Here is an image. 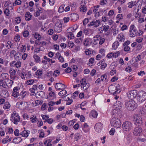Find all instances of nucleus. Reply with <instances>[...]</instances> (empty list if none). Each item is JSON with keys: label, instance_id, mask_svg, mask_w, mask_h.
Instances as JSON below:
<instances>
[{"label": "nucleus", "instance_id": "nucleus-6", "mask_svg": "<svg viewBox=\"0 0 146 146\" xmlns=\"http://www.w3.org/2000/svg\"><path fill=\"white\" fill-rule=\"evenodd\" d=\"M122 127L123 129L125 131H129L132 128V125L129 121H125L123 123L122 125Z\"/></svg>", "mask_w": 146, "mask_h": 146}, {"label": "nucleus", "instance_id": "nucleus-39", "mask_svg": "<svg viewBox=\"0 0 146 146\" xmlns=\"http://www.w3.org/2000/svg\"><path fill=\"white\" fill-rule=\"evenodd\" d=\"M80 138V135L78 133H76L74 135V139L75 141H78V140Z\"/></svg>", "mask_w": 146, "mask_h": 146}, {"label": "nucleus", "instance_id": "nucleus-61", "mask_svg": "<svg viewBox=\"0 0 146 146\" xmlns=\"http://www.w3.org/2000/svg\"><path fill=\"white\" fill-rule=\"evenodd\" d=\"M79 92L78 91H76L72 95V97L74 98H75V97L77 96Z\"/></svg>", "mask_w": 146, "mask_h": 146}, {"label": "nucleus", "instance_id": "nucleus-19", "mask_svg": "<svg viewBox=\"0 0 146 146\" xmlns=\"http://www.w3.org/2000/svg\"><path fill=\"white\" fill-rule=\"evenodd\" d=\"M116 86H117V88L115 91L114 92V96H115L116 94H117L119 93L121 91L120 89V86L119 84H116Z\"/></svg>", "mask_w": 146, "mask_h": 146}, {"label": "nucleus", "instance_id": "nucleus-40", "mask_svg": "<svg viewBox=\"0 0 146 146\" xmlns=\"http://www.w3.org/2000/svg\"><path fill=\"white\" fill-rule=\"evenodd\" d=\"M9 72L11 76H13L15 74L16 71L15 70L11 68L9 70Z\"/></svg>", "mask_w": 146, "mask_h": 146}, {"label": "nucleus", "instance_id": "nucleus-58", "mask_svg": "<svg viewBox=\"0 0 146 146\" xmlns=\"http://www.w3.org/2000/svg\"><path fill=\"white\" fill-rule=\"evenodd\" d=\"M89 20L88 19L85 18L83 21V25H86L89 22Z\"/></svg>", "mask_w": 146, "mask_h": 146}, {"label": "nucleus", "instance_id": "nucleus-54", "mask_svg": "<svg viewBox=\"0 0 146 146\" xmlns=\"http://www.w3.org/2000/svg\"><path fill=\"white\" fill-rule=\"evenodd\" d=\"M55 27L62 28V24L60 22H57L56 24Z\"/></svg>", "mask_w": 146, "mask_h": 146}, {"label": "nucleus", "instance_id": "nucleus-15", "mask_svg": "<svg viewBox=\"0 0 146 146\" xmlns=\"http://www.w3.org/2000/svg\"><path fill=\"white\" fill-rule=\"evenodd\" d=\"M92 39L90 38H85L84 41V44L86 46H88L92 43Z\"/></svg>", "mask_w": 146, "mask_h": 146}, {"label": "nucleus", "instance_id": "nucleus-64", "mask_svg": "<svg viewBox=\"0 0 146 146\" xmlns=\"http://www.w3.org/2000/svg\"><path fill=\"white\" fill-rule=\"evenodd\" d=\"M128 4H129L128 7L129 8H132L134 5V2L133 1H131Z\"/></svg>", "mask_w": 146, "mask_h": 146}, {"label": "nucleus", "instance_id": "nucleus-35", "mask_svg": "<svg viewBox=\"0 0 146 146\" xmlns=\"http://www.w3.org/2000/svg\"><path fill=\"white\" fill-rule=\"evenodd\" d=\"M101 37L100 35H96L94 37V41L95 42L100 40Z\"/></svg>", "mask_w": 146, "mask_h": 146}, {"label": "nucleus", "instance_id": "nucleus-41", "mask_svg": "<svg viewBox=\"0 0 146 146\" xmlns=\"http://www.w3.org/2000/svg\"><path fill=\"white\" fill-rule=\"evenodd\" d=\"M21 62L20 61H17L14 64V66H15L18 68L21 67Z\"/></svg>", "mask_w": 146, "mask_h": 146}, {"label": "nucleus", "instance_id": "nucleus-46", "mask_svg": "<svg viewBox=\"0 0 146 146\" xmlns=\"http://www.w3.org/2000/svg\"><path fill=\"white\" fill-rule=\"evenodd\" d=\"M64 5H62L58 9V12L59 13H62V12L64 11Z\"/></svg>", "mask_w": 146, "mask_h": 146}, {"label": "nucleus", "instance_id": "nucleus-59", "mask_svg": "<svg viewBox=\"0 0 146 146\" xmlns=\"http://www.w3.org/2000/svg\"><path fill=\"white\" fill-rule=\"evenodd\" d=\"M60 73V71H59L58 70H55V71H54V76L55 77H56L57 76V74H58V75Z\"/></svg>", "mask_w": 146, "mask_h": 146}, {"label": "nucleus", "instance_id": "nucleus-52", "mask_svg": "<svg viewBox=\"0 0 146 146\" xmlns=\"http://www.w3.org/2000/svg\"><path fill=\"white\" fill-rule=\"evenodd\" d=\"M20 36L19 35H16L14 38V39L15 41L17 42L19 41L20 40Z\"/></svg>", "mask_w": 146, "mask_h": 146}, {"label": "nucleus", "instance_id": "nucleus-4", "mask_svg": "<svg viewBox=\"0 0 146 146\" xmlns=\"http://www.w3.org/2000/svg\"><path fill=\"white\" fill-rule=\"evenodd\" d=\"M10 120L15 124H17V122L20 120V118L17 113H13L11 115Z\"/></svg>", "mask_w": 146, "mask_h": 146}, {"label": "nucleus", "instance_id": "nucleus-2", "mask_svg": "<svg viewBox=\"0 0 146 146\" xmlns=\"http://www.w3.org/2000/svg\"><path fill=\"white\" fill-rule=\"evenodd\" d=\"M137 99L138 101L142 102L146 100V93L143 91H140L137 93Z\"/></svg>", "mask_w": 146, "mask_h": 146}, {"label": "nucleus", "instance_id": "nucleus-25", "mask_svg": "<svg viewBox=\"0 0 146 146\" xmlns=\"http://www.w3.org/2000/svg\"><path fill=\"white\" fill-rule=\"evenodd\" d=\"M89 126L87 123H85L83 125L82 130L85 132H87L89 131Z\"/></svg>", "mask_w": 146, "mask_h": 146}, {"label": "nucleus", "instance_id": "nucleus-37", "mask_svg": "<svg viewBox=\"0 0 146 146\" xmlns=\"http://www.w3.org/2000/svg\"><path fill=\"white\" fill-rule=\"evenodd\" d=\"M23 35L24 37H27L29 36V33L28 31H25L23 32Z\"/></svg>", "mask_w": 146, "mask_h": 146}, {"label": "nucleus", "instance_id": "nucleus-22", "mask_svg": "<svg viewBox=\"0 0 146 146\" xmlns=\"http://www.w3.org/2000/svg\"><path fill=\"white\" fill-rule=\"evenodd\" d=\"M33 95L35 96L37 95L39 97L43 98L45 96V94L43 91H41L37 92L36 93L35 95Z\"/></svg>", "mask_w": 146, "mask_h": 146}, {"label": "nucleus", "instance_id": "nucleus-20", "mask_svg": "<svg viewBox=\"0 0 146 146\" xmlns=\"http://www.w3.org/2000/svg\"><path fill=\"white\" fill-rule=\"evenodd\" d=\"M29 132L30 131H29L24 130L21 133L20 135L23 137H27L28 136Z\"/></svg>", "mask_w": 146, "mask_h": 146}, {"label": "nucleus", "instance_id": "nucleus-29", "mask_svg": "<svg viewBox=\"0 0 146 146\" xmlns=\"http://www.w3.org/2000/svg\"><path fill=\"white\" fill-rule=\"evenodd\" d=\"M67 94V92L66 90H62L60 91L58 93V95L60 96H63L64 95H66Z\"/></svg>", "mask_w": 146, "mask_h": 146}, {"label": "nucleus", "instance_id": "nucleus-21", "mask_svg": "<svg viewBox=\"0 0 146 146\" xmlns=\"http://www.w3.org/2000/svg\"><path fill=\"white\" fill-rule=\"evenodd\" d=\"M32 15L29 12H27L25 15V18L26 20L29 21L31 20Z\"/></svg>", "mask_w": 146, "mask_h": 146}, {"label": "nucleus", "instance_id": "nucleus-38", "mask_svg": "<svg viewBox=\"0 0 146 146\" xmlns=\"http://www.w3.org/2000/svg\"><path fill=\"white\" fill-rule=\"evenodd\" d=\"M86 8L85 6L84 5H81L80 8V11L82 12H85L86 11Z\"/></svg>", "mask_w": 146, "mask_h": 146}, {"label": "nucleus", "instance_id": "nucleus-27", "mask_svg": "<svg viewBox=\"0 0 146 146\" xmlns=\"http://www.w3.org/2000/svg\"><path fill=\"white\" fill-rule=\"evenodd\" d=\"M11 105L8 102H6L3 106V108L5 109H9Z\"/></svg>", "mask_w": 146, "mask_h": 146}, {"label": "nucleus", "instance_id": "nucleus-60", "mask_svg": "<svg viewBox=\"0 0 146 146\" xmlns=\"http://www.w3.org/2000/svg\"><path fill=\"white\" fill-rule=\"evenodd\" d=\"M105 41V40L104 38H102L101 37L99 42V44L100 45H102L104 42Z\"/></svg>", "mask_w": 146, "mask_h": 146}, {"label": "nucleus", "instance_id": "nucleus-13", "mask_svg": "<svg viewBox=\"0 0 146 146\" xmlns=\"http://www.w3.org/2000/svg\"><path fill=\"white\" fill-rule=\"evenodd\" d=\"M103 125L101 123H98L95 125L94 127L96 131L97 132L100 131L102 129Z\"/></svg>", "mask_w": 146, "mask_h": 146}, {"label": "nucleus", "instance_id": "nucleus-49", "mask_svg": "<svg viewBox=\"0 0 146 146\" xmlns=\"http://www.w3.org/2000/svg\"><path fill=\"white\" fill-rule=\"evenodd\" d=\"M21 21V19L19 17H17L15 19V23L18 24L20 23Z\"/></svg>", "mask_w": 146, "mask_h": 146}, {"label": "nucleus", "instance_id": "nucleus-9", "mask_svg": "<svg viewBox=\"0 0 146 146\" xmlns=\"http://www.w3.org/2000/svg\"><path fill=\"white\" fill-rule=\"evenodd\" d=\"M135 124L139 126H141L143 123L142 118L140 115H137L135 116Z\"/></svg>", "mask_w": 146, "mask_h": 146}, {"label": "nucleus", "instance_id": "nucleus-44", "mask_svg": "<svg viewBox=\"0 0 146 146\" xmlns=\"http://www.w3.org/2000/svg\"><path fill=\"white\" fill-rule=\"evenodd\" d=\"M3 80H0V86H2L3 88H5L6 87V85L3 82Z\"/></svg>", "mask_w": 146, "mask_h": 146}, {"label": "nucleus", "instance_id": "nucleus-42", "mask_svg": "<svg viewBox=\"0 0 146 146\" xmlns=\"http://www.w3.org/2000/svg\"><path fill=\"white\" fill-rule=\"evenodd\" d=\"M100 23V21L99 20H97L96 21H94V26L96 27H97L99 26V25Z\"/></svg>", "mask_w": 146, "mask_h": 146}, {"label": "nucleus", "instance_id": "nucleus-33", "mask_svg": "<svg viewBox=\"0 0 146 146\" xmlns=\"http://www.w3.org/2000/svg\"><path fill=\"white\" fill-rule=\"evenodd\" d=\"M61 83H56L55 86V88L58 90H61L62 89L61 88Z\"/></svg>", "mask_w": 146, "mask_h": 146}, {"label": "nucleus", "instance_id": "nucleus-10", "mask_svg": "<svg viewBox=\"0 0 146 146\" xmlns=\"http://www.w3.org/2000/svg\"><path fill=\"white\" fill-rule=\"evenodd\" d=\"M133 133L135 136H140L142 134V129L140 127H136L134 129Z\"/></svg>", "mask_w": 146, "mask_h": 146}, {"label": "nucleus", "instance_id": "nucleus-3", "mask_svg": "<svg viewBox=\"0 0 146 146\" xmlns=\"http://www.w3.org/2000/svg\"><path fill=\"white\" fill-rule=\"evenodd\" d=\"M110 124L112 126L116 128H119L121 125L120 120L117 117H114L110 121Z\"/></svg>", "mask_w": 146, "mask_h": 146}, {"label": "nucleus", "instance_id": "nucleus-36", "mask_svg": "<svg viewBox=\"0 0 146 146\" xmlns=\"http://www.w3.org/2000/svg\"><path fill=\"white\" fill-rule=\"evenodd\" d=\"M107 76L106 74H104L101 76V78L102 81H107Z\"/></svg>", "mask_w": 146, "mask_h": 146}, {"label": "nucleus", "instance_id": "nucleus-62", "mask_svg": "<svg viewBox=\"0 0 146 146\" xmlns=\"http://www.w3.org/2000/svg\"><path fill=\"white\" fill-rule=\"evenodd\" d=\"M58 59L59 61L61 62H63L64 61L63 57L61 55H60L59 56L58 58Z\"/></svg>", "mask_w": 146, "mask_h": 146}, {"label": "nucleus", "instance_id": "nucleus-31", "mask_svg": "<svg viewBox=\"0 0 146 146\" xmlns=\"http://www.w3.org/2000/svg\"><path fill=\"white\" fill-rule=\"evenodd\" d=\"M119 45V43L118 41L114 42L112 45V47L114 49L117 48Z\"/></svg>", "mask_w": 146, "mask_h": 146}, {"label": "nucleus", "instance_id": "nucleus-43", "mask_svg": "<svg viewBox=\"0 0 146 146\" xmlns=\"http://www.w3.org/2000/svg\"><path fill=\"white\" fill-rule=\"evenodd\" d=\"M42 70H38L36 71V72L35 73L38 76H40L42 74Z\"/></svg>", "mask_w": 146, "mask_h": 146}, {"label": "nucleus", "instance_id": "nucleus-45", "mask_svg": "<svg viewBox=\"0 0 146 146\" xmlns=\"http://www.w3.org/2000/svg\"><path fill=\"white\" fill-rule=\"evenodd\" d=\"M27 94V92L25 91H22L20 94L22 98H24Z\"/></svg>", "mask_w": 146, "mask_h": 146}, {"label": "nucleus", "instance_id": "nucleus-53", "mask_svg": "<svg viewBox=\"0 0 146 146\" xmlns=\"http://www.w3.org/2000/svg\"><path fill=\"white\" fill-rule=\"evenodd\" d=\"M68 33L69 34L68 35V38H69L70 39L73 38L74 37V36L73 33Z\"/></svg>", "mask_w": 146, "mask_h": 146}, {"label": "nucleus", "instance_id": "nucleus-12", "mask_svg": "<svg viewBox=\"0 0 146 146\" xmlns=\"http://www.w3.org/2000/svg\"><path fill=\"white\" fill-rule=\"evenodd\" d=\"M117 86H116V84L111 85L108 87V90L109 92L111 94H113L114 95V91L115 90Z\"/></svg>", "mask_w": 146, "mask_h": 146}, {"label": "nucleus", "instance_id": "nucleus-63", "mask_svg": "<svg viewBox=\"0 0 146 146\" xmlns=\"http://www.w3.org/2000/svg\"><path fill=\"white\" fill-rule=\"evenodd\" d=\"M55 31L58 33H60L62 31V28L55 27Z\"/></svg>", "mask_w": 146, "mask_h": 146}, {"label": "nucleus", "instance_id": "nucleus-23", "mask_svg": "<svg viewBox=\"0 0 146 146\" xmlns=\"http://www.w3.org/2000/svg\"><path fill=\"white\" fill-rule=\"evenodd\" d=\"M22 139L21 137H18L14 139L13 142L15 144H18L22 141Z\"/></svg>", "mask_w": 146, "mask_h": 146}, {"label": "nucleus", "instance_id": "nucleus-56", "mask_svg": "<svg viewBox=\"0 0 146 146\" xmlns=\"http://www.w3.org/2000/svg\"><path fill=\"white\" fill-rule=\"evenodd\" d=\"M68 100L67 102L66 105H67L71 104L73 102V100L72 99H70V98H68Z\"/></svg>", "mask_w": 146, "mask_h": 146}, {"label": "nucleus", "instance_id": "nucleus-1", "mask_svg": "<svg viewBox=\"0 0 146 146\" xmlns=\"http://www.w3.org/2000/svg\"><path fill=\"white\" fill-rule=\"evenodd\" d=\"M125 107L128 110L133 111L137 107V104L135 102L133 101H129L125 103Z\"/></svg>", "mask_w": 146, "mask_h": 146}, {"label": "nucleus", "instance_id": "nucleus-55", "mask_svg": "<svg viewBox=\"0 0 146 146\" xmlns=\"http://www.w3.org/2000/svg\"><path fill=\"white\" fill-rule=\"evenodd\" d=\"M40 132L39 135V137L40 138H43L44 137V132L43 131V130L41 129L40 130Z\"/></svg>", "mask_w": 146, "mask_h": 146}, {"label": "nucleus", "instance_id": "nucleus-34", "mask_svg": "<svg viewBox=\"0 0 146 146\" xmlns=\"http://www.w3.org/2000/svg\"><path fill=\"white\" fill-rule=\"evenodd\" d=\"M49 96L50 98L53 97V99L55 98L56 97L55 92L52 91H51L49 93Z\"/></svg>", "mask_w": 146, "mask_h": 146}, {"label": "nucleus", "instance_id": "nucleus-26", "mask_svg": "<svg viewBox=\"0 0 146 146\" xmlns=\"http://www.w3.org/2000/svg\"><path fill=\"white\" fill-rule=\"evenodd\" d=\"M21 55L20 53H19V52L16 53L14 55V58L16 60H19L20 59Z\"/></svg>", "mask_w": 146, "mask_h": 146}, {"label": "nucleus", "instance_id": "nucleus-48", "mask_svg": "<svg viewBox=\"0 0 146 146\" xmlns=\"http://www.w3.org/2000/svg\"><path fill=\"white\" fill-rule=\"evenodd\" d=\"M34 37L36 39L38 40H40L41 38L40 35L39 34H37L36 33H35Z\"/></svg>", "mask_w": 146, "mask_h": 146}, {"label": "nucleus", "instance_id": "nucleus-24", "mask_svg": "<svg viewBox=\"0 0 146 146\" xmlns=\"http://www.w3.org/2000/svg\"><path fill=\"white\" fill-rule=\"evenodd\" d=\"M5 80H7L8 82L6 84V86H7L8 87H11L13 82L9 79H6Z\"/></svg>", "mask_w": 146, "mask_h": 146}, {"label": "nucleus", "instance_id": "nucleus-11", "mask_svg": "<svg viewBox=\"0 0 146 146\" xmlns=\"http://www.w3.org/2000/svg\"><path fill=\"white\" fill-rule=\"evenodd\" d=\"M20 88L18 87H16L13 89V92L12 93V96L14 98H17L19 95V90Z\"/></svg>", "mask_w": 146, "mask_h": 146}, {"label": "nucleus", "instance_id": "nucleus-17", "mask_svg": "<svg viewBox=\"0 0 146 146\" xmlns=\"http://www.w3.org/2000/svg\"><path fill=\"white\" fill-rule=\"evenodd\" d=\"M55 104V102L53 101H50L48 103V105L49 106V107L48 108V110L49 111H52L53 110V108L52 106H54Z\"/></svg>", "mask_w": 146, "mask_h": 146}, {"label": "nucleus", "instance_id": "nucleus-5", "mask_svg": "<svg viewBox=\"0 0 146 146\" xmlns=\"http://www.w3.org/2000/svg\"><path fill=\"white\" fill-rule=\"evenodd\" d=\"M137 91L136 90L130 91L128 92L127 93L128 98L131 100H133L135 98L137 97Z\"/></svg>", "mask_w": 146, "mask_h": 146}, {"label": "nucleus", "instance_id": "nucleus-18", "mask_svg": "<svg viewBox=\"0 0 146 146\" xmlns=\"http://www.w3.org/2000/svg\"><path fill=\"white\" fill-rule=\"evenodd\" d=\"M71 17L72 20L75 21L78 19L79 16L77 14L74 13L71 14Z\"/></svg>", "mask_w": 146, "mask_h": 146}, {"label": "nucleus", "instance_id": "nucleus-28", "mask_svg": "<svg viewBox=\"0 0 146 146\" xmlns=\"http://www.w3.org/2000/svg\"><path fill=\"white\" fill-rule=\"evenodd\" d=\"M33 57L35 59V61L36 62H38L40 61V58L36 54H34Z\"/></svg>", "mask_w": 146, "mask_h": 146}, {"label": "nucleus", "instance_id": "nucleus-51", "mask_svg": "<svg viewBox=\"0 0 146 146\" xmlns=\"http://www.w3.org/2000/svg\"><path fill=\"white\" fill-rule=\"evenodd\" d=\"M31 121L33 123H35L37 121V119L36 118L35 116L32 117L31 118Z\"/></svg>", "mask_w": 146, "mask_h": 146}, {"label": "nucleus", "instance_id": "nucleus-47", "mask_svg": "<svg viewBox=\"0 0 146 146\" xmlns=\"http://www.w3.org/2000/svg\"><path fill=\"white\" fill-rule=\"evenodd\" d=\"M107 64L105 62H102L101 63V67L102 69H104L107 66Z\"/></svg>", "mask_w": 146, "mask_h": 146}, {"label": "nucleus", "instance_id": "nucleus-30", "mask_svg": "<svg viewBox=\"0 0 146 146\" xmlns=\"http://www.w3.org/2000/svg\"><path fill=\"white\" fill-rule=\"evenodd\" d=\"M76 29H74V27H71L69 29H68L67 31L68 33H73L74 32Z\"/></svg>", "mask_w": 146, "mask_h": 146}, {"label": "nucleus", "instance_id": "nucleus-7", "mask_svg": "<svg viewBox=\"0 0 146 146\" xmlns=\"http://www.w3.org/2000/svg\"><path fill=\"white\" fill-rule=\"evenodd\" d=\"M122 104L121 102L119 101H116L115 103H114V105L115 106L116 108V109H114L112 112V114H113V115H114V116H116L117 115V109L118 110L119 109H120V108L122 106Z\"/></svg>", "mask_w": 146, "mask_h": 146}, {"label": "nucleus", "instance_id": "nucleus-16", "mask_svg": "<svg viewBox=\"0 0 146 146\" xmlns=\"http://www.w3.org/2000/svg\"><path fill=\"white\" fill-rule=\"evenodd\" d=\"M117 38L119 41L124 42L125 39V37L122 33H121L118 36Z\"/></svg>", "mask_w": 146, "mask_h": 146}, {"label": "nucleus", "instance_id": "nucleus-32", "mask_svg": "<svg viewBox=\"0 0 146 146\" xmlns=\"http://www.w3.org/2000/svg\"><path fill=\"white\" fill-rule=\"evenodd\" d=\"M91 113L92 116L94 118H96L98 115L97 112L94 110H93L91 111Z\"/></svg>", "mask_w": 146, "mask_h": 146}, {"label": "nucleus", "instance_id": "nucleus-50", "mask_svg": "<svg viewBox=\"0 0 146 146\" xmlns=\"http://www.w3.org/2000/svg\"><path fill=\"white\" fill-rule=\"evenodd\" d=\"M141 55H139L136 57L135 59V62H137L138 61H140L141 59Z\"/></svg>", "mask_w": 146, "mask_h": 146}, {"label": "nucleus", "instance_id": "nucleus-57", "mask_svg": "<svg viewBox=\"0 0 146 146\" xmlns=\"http://www.w3.org/2000/svg\"><path fill=\"white\" fill-rule=\"evenodd\" d=\"M9 10V9L6 8L4 11V13L7 16H8L10 14Z\"/></svg>", "mask_w": 146, "mask_h": 146}, {"label": "nucleus", "instance_id": "nucleus-8", "mask_svg": "<svg viewBox=\"0 0 146 146\" xmlns=\"http://www.w3.org/2000/svg\"><path fill=\"white\" fill-rule=\"evenodd\" d=\"M81 84L83 86V87H81L82 90H87L89 87L90 85L89 83H86V80L85 78H83L80 81Z\"/></svg>", "mask_w": 146, "mask_h": 146}, {"label": "nucleus", "instance_id": "nucleus-14", "mask_svg": "<svg viewBox=\"0 0 146 146\" xmlns=\"http://www.w3.org/2000/svg\"><path fill=\"white\" fill-rule=\"evenodd\" d=\"M138 34V31L136 29L133 30H130L129 32V36L130 37H134Z\"/></svg>", "mask_w": 146, "mask_h": 146}]
</instances>
